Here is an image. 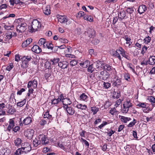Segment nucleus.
I'll use <instances>...</instances> for the list:
<instances>
[{
    "mask_svg": "<svg viewBox=\"0 0 155 155\" xmlns=\"http://www.w3.org/2000/svg\"><path fill=\"white\" fill-rule=\"evenodd\" d=\"M90 64L89 61L86 60L83 62H81L79 64L80 66L84 68H87Z\"/></svg>",
    "mask_w": 155,
    "mask_h": 155,
    "instance_id": "nucleus-23",
    "label": "nucleus"
},
{
    "mask_svg": "<svg viewBox=\"0 0 155 155\" xmlns=\"http://www.w3.org/2000/svg\"><path fill=\"white\" fill-rule=\"evenodd\" d=\"M46 41V39L44 38H41L38 41V43L40 45H42L43 44H45V42Z\"/></svg>",
    "mask_w": 155,
    "mask_h": 155,
    "instance_id": "nucleus-47",
    "label": "nucleus"
},
{
    "mask_svg": "<svg viewBox=\"0 0 155 155\" xmlns=\"http://www.w3.org/2000/svg\"><path fill=\"white\" fill-rule=\"evenodd\" d=\"M99 42V40L98 39L96 38L94 39L91 41V43L94 45H97L98 44Z\"/></svg>",
    "mask_w": 155,
    "mask_h": 155,
    "instance_id": "nucleus-44",
    "label": "nucleus"
},
{
    "mask_svg": "<svg viewBox=\"0 0 155 155\" xmlns=\"http://www.w3.org/2000/svg\"><path fill=\"white\" fill-rule=\"evenodd\" d=\"M7 111L8 115H12L16 112V110L12 106L9 104Z\"/></svg>",
    "mask_w": 155,
    "mask_h": 155,
    "instance_id": "nucleus-14",
    "label": "nucleus"
},
{
    "mask_svg": "<svg viewBox=\"0 0 155 155\" xmlns=\"http://www.w3.org/2000/svg\"><path fill=\"white\" fill-rule=\"evenodd\" d=\"M32 39L31 38H28L26 40L22 42L21 47L22 48H25L28 46L32 41Z\"/></svg>",
    "mask_w": 155,
    "mask_h": 155,
    "instance_id": "nucleus-21",
    "label": "nucleus"
},
{
    "mask_svg": "<svg viewBox=\"0 0 155 155\" xmlns=\"http://www.w3.org/2000/svg\"><path fill=\"white\" fill-rule=\"evenodd\" d=\"M46 121L44 120H41L39 122V124L41 126H44L46 124Z\"/></svg>",
    "mask_w": 155,
    "mask_h": 155,
    "instance_id": "nucleus-62",
    "label": "nucleus"
},
{
    "mask_svg": "<svg viewBox=\"0 0 155 155\" xmlns=\"http://www.w3.org/2000/svg\"><path fill=\"white\" fill-rule=\"evenodd\" d=\"M60 59L59 58H57L51 59L50 61L52 62L53 65H56L59 63Z\"/></svg>",
    "mask_w": 155,
    "mask_h": 155,
    "instance_id": "nucleus-29",
    "label": "nucleus"
},
{
    "mask_svg": "<svg viewBox=\"0 0 155 155\" xmlns=\"http://www.w3.org/2000/svg\"><path fill=\"white\" fill-rule=\"evenodd\" d=\"M84 38L85 39L89 41L91 38H93L95 37L96 31L93 29L89 28L84 32Z\"/></svg>",
    "mask_w": 155,
    "mask_h": 155,
    "instance_id": "nucleus-2",
    "label": "nucleus"
},
{
    "mask_svg": "<svg viewBox=\"0 0 155 155\" xmlns=\"http://www.w3.org/2000/svg\"><path fill=\"white\" fill-rule=\"evenodd\" d=\"M12 32L10 31H7L5 33L6 37L5 38L8 40L10 39L12 37Z\"/></svg>",
    "mask_w": 155,
    "mask_h": 155,
    "instance_id": "nucleus-30",
    "label": "nucleus"
},
{
    "mask_svg": "<svg viewBox=\"0 0 155 155\" xmlns=\"http://www.w3.org/2000/svg\"><path fill=\"white\" fill-rule=\"evenodd\" d=\"M8 123L9 124L6 130L10 132L11 130L15 126V118L10 119Z\"/></svg>",
    "mask_w": 155,
    "mask_h": 155,
    "instance_id": "nucleus-10",
    "label": "nucleus"
},
{
    "mask_svg": "<svg viewBox=\"0 0 155 155\" xmlns=\"http://www.w3.org/2000/svg\"><path fill=\"white\" fill-rule=\"evenodd\" d=\"M91 110L93 113V114H96L99 111V108L96 106H93L91 107Z\"/></svg>",
    "mask_w": 155,
    "mask_h": 155,
    "instance_id": "nucleus-32",
    "label": "nucleus"
},
{
    "mask_svg": "<svg viewBox=\"0 0 155 155\" xmlns=\"http://www.w3.org/2000/svg\"><path fill=\"white\" fill-rule=\"evenodd\" d=\"M147 100L151 103L152 106L155 107V98L154 97L149 96L148 97Z\"/></svg>",
    "mask_w": 155,
    "mask_h": 155,
    "instance_id": "nucleus-24",
    "label": "nucleus"
},
{
    "mask_svg": "<svg viewBox=\"0 0 155 155\" xmlns=\"http://www.w3.org/2000/svg\"><path fill=\"white\" fill-rule=\"evenodd\" d=\"M57 17L58 21L62 23H65L67 21V17L64 15H58Z\"/></svg>",
    "mask_w": 155,
    "mask_h": 155,
    "instance_id": "nucleus-18",
    "label": "nucleus"
},
{
    "mask_svg": "<svg viewBox=\"0 0 155 155\" xmlns=\"http://www.w3.org/2000/svg\"><path fill=\"white\" fill-rule=\"evenodd\" d=\"M66 112L70 115H73L75 112V110L74 108H73L71 107H64V108Z\"/></svg>",
    "mask_w": 155,
    "mask_h": 155,
    "instance_id": "nucleus-12",
    "label": "nucleus"
},
{
    "mask_svg": "<svg viewBox=\"0 0 155 155\" xmlns=\"http://www.w3.org/2000/svg\"><path fill=\"white\" fill-rule=\"evenodd\" d=\"M21 147L20 148H23L24 147L25 148L29 147H31L29 143L27 142H25L22 143L21 144Z\"/></svg>",
    "mask_w": 155,
    "mask_h": 155,
    "instance_id": "nucleus-42",
    "label": "nucleus"
},
{
    "mask_svg": "<svg viewBox=\"0 0 155 155\" xmlns=\"http://www.w3.org/2000/svg\"><path fill=\"white\" fill-rule=\"evenodd\" d=\"M38 139L41 140L43 145L49 143L48 139L44 134L39 135L38 136Z\"/></svg>",
    "mask_w": 155,
    "mask_h": 155,
    "instance_id": "nucleus-7",
    "label": "nucleus"
},
{
    "mask_svg": "<svg viewBox=\"0 0 155 155\" xmlns=\"http://www.w3.org/2000/svg\"><path fill=\"white\" fill-rule=\"evenodd\" d=\"M93 64H89L88 66V68H87V71L91 73H92L94 71V69L93 67Z\"/></svg>",
    "mask_w": 155,
    "mask_h": 155,
    "instance_id": "nucleus-41",
    "label": "nucleus"
},
{
    "mask_svg": "<svg viewBox=\"0 0 155 155\" xmlns=\"http://www.w3.org/2000/svg\"><path fill=\"white\" fill-rule=\"evenodd\" d=\"M151 40V38L149 36H148L147 37H146L143 39L144 42L146 44H148L150 42Z\"/></svg>",
    "mask_w": 155,
    "mask_h": 155,
    "instance_id": "nucleus-38",
    "label": "nucleus"
},
{
    "mask_svg": "<svg viewBox=\"0 0 155 155\" xmlns=\"http://www.w3.org/2000/svg\"><path fill=\"white\" fill-rule=\"evenodd\" d=\"M97 63L99 65H101V68L103 69L107 70L109 71L113 69L115 70V69L113 68L112 67L107 64L102 63V62L100 61Z\"/></svg>",
    "mask_w": 155,
    "mask_h": 155,
    "instance_id": "nucleus-6",
    "label": "nucleus"
},
{
    "mask_svg": "<svg viewBox=\"0 0 155 155\" xmlns=\"http://www.w3.org/2000/svg\"><path fill=\"white\" fill-rule=\"evenodd\" d=\"M115 132V131L113 130L112 129L110 130V131L107 133V134H108L109 137H111L112 135L114 134Z\"/></svg>",
    "mask_w": 155,
    "mask_h": 155,
    "instance_id": "nucleus-58",
    "label": "nucleus"
},
{
    "mask_svg": "<svg viewBox=\"0 0 155 155\" xmlns=\"http://www.w3.org/2000/svg\"><path fill=\"white\" fill-rule=\"evenodd\" d=\"M132 106V104L131 103L130 101H127L124 102L123 107L124 109H129Z\"/></svg>",
    "mask_w": 155,
    "mask_h": 155,
    "instance_id": "nucleus-22",
    "label": "nucleus"
},
{
    "mask_svg": "<svg viewBox=\"0 0 155 155\" xmlns=\"http://www.w3.org/2000/svg\"><path fill=\"white\" fill-rule=\"evenodd\" d=\"M27 24L26 23H21L17 26L16 31L19 32H24L26 29Z\"/></svg>",
    "mask_w": 155,
    "mask_h": 155,
    "instance_id": "nucleus-8",
    "label": "nucleus"
},
{
    "mask_svg": "<svg viewBox=\"0 0 155 155\" xmlns=\"http://www.w3.org/2000/svg\"><path fill=\"white\" fill-rule=\"evenodd\" d=\"M49 63L50 62L48 61H47L45 62V66L47 68L49 69L50 68H51V64Z\"/></svg>",
    "mask_w": 155,
    "mask_h": 155,
    "instance_id": "nucleus-59",
    "label": "nucleus"
},
{
    "mask_svg": "<svg viewBox=\"0 0 155 155\" xmlns=\"http://www.w3.org/2000/svg\"><path fill=\"white\" fill-rule=\"evenodd\" d=\"M21 59L22 61L21 67L25 70V68L28 67V62L31 61L32 59V57L30 55H28L23 56Z\"/></svg>",
    "mask_w": 155,
    "mask_h": 155,
    "instance_id": "nucleus-3",
    "label": "nucleus"
},
{
    "mask_svg": "<svg viewBox=\"0 0 155 155\" xmlns=\"http://www.w3.org/2000/svg\"><path fill=\"white\" fill-rule=\"evenodd\" d=\"M43 12L46 15H48L51 13V11L50 7L49 6H47L45 7L43 9Z\"/></svg>",
    "mask_w": 155,
    "mask_h": 155,
    "instance_id": "nucleus-25",
    "label": "nucleus"
},
{
    "mask_svg": "<svg viewBox=\"0 0 155 155\" xmlns=\"http://www.w3.org/2000/svg\"><path fill=\"white\" fill-rule=\"evenodd\" d=\"M137 106L142 108H145L146 107L147 105L145 103H140Z\"/></svg>",
    "mask_w": 155,
    "mask_h": 155,
    "instance_id": "nucleus-53",
    "label": "nucleus"
},
{
    "mask_svg": "<svg viewBox=\"0 0 155 155\" xmlns=\"http://www.w3.org/2000/svg\"><path fill=\"white\" fill-rule=\"evenodd\" d=\"M123 48L122 47H119L118 49H117L116 51H113V55L114 57L118 58L120 60H121V58L120 54H121L122 52Z\"/></svg>",
    "mask_w": 155,
    "mask_h": 155,
    "instance_id": "nucleus-9",
    "label": "nucleus"
},
{
    "mask_svg": "<svg viewBox=\"0 0 155 155\" xmlns=\"http://www.w3.org/2000/svg\"><path fill=\"white\" fill-rule=\"evenodd\" d=\"M13 65L12 63H10L9 65L6 68V69L10 71L13 68Z\"/></svg>",
    "mask_w": 155,
    "mask_h": 155,
    "instance_id": "nucleus-63",
    "label": "nucleus"
},
{
    "mask_svg": "<svg viewBox=\"0 0 155 155\" xmlns=\"http://www.w3.org/2000/svg\"><path fill=\"white\" fill-rule=\"evenodd\" d=\"M104 87L106 89H108L111 86V84L110 83L108 82H104L103 83Z\"/></svg>",
    "mask_w": 155,
    "mask_h": 155,
    "instance_id": "nucleus-45",
    "label": "nucleus"
},
{
    "mask_svg": "<svg viewBox=\"0 0 155 155\" xmlns=\"http://www.w3.org/2000/svg\"><path fill=\"white\" fill-rule=\"evenodd\" d=\"M88 98V96L84 93H82L80 97V100L86 101H87Z\"/></svg>",
    "mask_w": 155,
    "mask_h": 155,
    "instance_id": "nucleus-31",
    "label": "nucleus"
},
{
    "mask_svg": "<svg viewBox=\"0 0 155 155\" xmlns=\"http://www.w3.org/2000/svg\"><path fill=\"white\" fill-rule=\"evenodd\" d=\"M41 143V140L37 138H35L33 141V146L35 147H37L38 145Z\"/></svg>",
    "mask_w": 155,
    "mask_h": 155,
    "instance_id": "nucleus-27",
    "label": "nucleus"
},
{
    "mask_svg": "<svg viewBox=\"0 0 155 155\" xmlns=\"http://www.w3.org/2000/svg\"><path fill=\"white\" fill-rule=\"evenodd\" d=\"M2 151L3 152L2 153L4 155H11V151L9 149H7L6 150L4 149V150Z\"/></svg>",
    "mask_w": 155,
    "mask_h": 155,
    "instance_id": "nucleus-36",
    "label": "nucleus"
},
{
    "mask_svg": "<svg viewBox=\"0 0 155 155\" xmlns=\"http://www.w3.org/2000/svg\"><path fill=\"white\" fill-rule=\"evenodd\" d=\"M122 51L121 55L123 57L125 58L128 60H130V57L127 55V53L123 49Z\"/></svg>",
    "mask_w": 155,
    "mask_h": 155,
    "instance_id": "nucleus-28",
    "label": "nucleus"
},
{
    "mask_svg": "<svg viewBox=\"0 0 155 155\" xmlns=\"http://www.w3.org/2000/svg\"><path fill=\"white\" fill-rule=\"evenodd\" d=\"M15 15L14 14H9L8 16H5L3 17L2 19H5L7 18H9L10 17H12V18H14L15 17Z\"/></svg>",
    "mask_w": 155,
    "mask_h": 155,
    "instance_id": "nucleus-54",
    "label": "nucleus"
},
{
    "mask_svg": "<svg viewBox=\"0 0 155 155\" xmlns=\"http://www.w3.org/2000/svg\"><path fill=\"white\" fill-rule=\"evenodd\" d=\"M106 71H103L101 72V79L104 80H106L109 77V75Z\"/></svg>",
    "mask_w": 155,
    "mask_h": 155,
    "instance_id": "nucleus-20",
    "label": "nucleus"
},
{
    "mask_svg": "<svg viewBox=\"0 0 155 155\" xmlns=\"http://www.w3.org/2000/svg\"><path fill=\"white\" fill-rule=\"evenodd\" d=\"M21 118H20L19 121V125L20 126H22L24 124L25 125H28L31 124L32 121L31 118L30 117H28L24 119L22 121H21Z\"/></svg>",
    "mask_w": 155,
    "mask_h": 155,
    "instance_id": "nucleus-5",
    "label": "nucleus"
},
{
    "mask_svg": "<svg viewBox=\"0 0 155 155\" xmlns=\"http://www.w3.org/2000/svg\"><path fill=\"white\" fill-rule=\"evenodd\" d=\"M21 139L19 138H17L15 140L14 143H15V145L16 146H18L20 145H21Z\"/></svg>",
    "mask_w": 155,
    "mask_h": 155,
    "instance_id": "nucleus-37",
    "label": "nucleus"
},
{
    "mask_svg": "<svg viewBox=\"0 0 155 155\" xmlns=\"http://www.w3.org/2000/svg\"><path fill=\"white\" fill-rule=\"evenodd\" d=\"M31 150V147L25 148L24 147L23 148H19L16 150L15 154L18 155H21V153H26L30 152Z\"/></svg>",
    "mask_w": 155,
    "mask_h": 155,
    "instance_id": "nucleus-4",
    "label": "nucleus"
},
{
    "mask_svg": "<svg viewBox=\"0 0 155 155\" xmlns=\"http://www.w3.org/2000/svg\"><path fill=\"white\" fill-rule=\"evenodd\" d=\"M108 123L106 121H103V123L101 125L99 126H98V127L100 129H101L104 126L107 124Z\"/></svg>",
    "mask_w": 155,
    "mask_h": 155,
    "instance_id": "nucleus-57",
    "label": "nucleus"
},
{
    "mask_svg": "<svg viewBox=\"0 0 155 155\" xmlns=\"http://www.w3.org/2000/svg\"><path fill=\"white\" fill-rule=\"evenodd\" d=\"M52 104L54 105L57 104H58L59 102L61 101L60 100H59V98L57 99H54L52 100H51Z\"/></svg>",
    "mask_w": 155,
    "mask_h": 155,
    "instance_id": "nucleus-39",
    "label": "nucleus"
},
{
    "mask_svg": "<svg viewBox=\"0 0 155 155\" xmlns=\"http://www.w3.org/2000/svg\"><path fill=\"white\" fill-rule=\"evenodd\" d=\"M25 91V89L24 88H22L19 91L18 90L17 94L18 95H21V94L22 92Z\"/></svg>",
    "mask_w": 155,
    "mask_h": 155,
    "instance_id": "nucleus-60",
    "label": "nucleus"
},
{
    "mask_svg": "<svg viewBox=\"0 0 155 155\" xmlns=\"http://www.w3.org/2000/svg\"><path fill=\"white\" fill-rule=\"evenodd\" d=\"M70 64L71 66H75L78 63L77 61L75 60L74 59L72 61H71L70 62Z\"/></svg>",
    "mask_w": 155,
    "mask_h": 155,
    "instance_id": "nucleus-50",
    "label": "nucleus"
},
{
    "mask_svg": "<svg viewBox=\"0 0 155 155\" xmlns=\"http://www.w3.org/2000/svg\"><path fill=\"white\" fill-rule=\"evenodd\" d=\"M113 85L114 86L118 87L121 84L120 79L117 76L115 77L113 81Z\"/></svg>",
    "mask_w": 155,
    "mask_h": 155,
    "instance_id": "nucleus-16",
    "label": "nucleus"
},
{
    "mask_svg": "<svg viewBox=\"0 0 155 155\" xmlns=\"http://www.w3.org/2000/svg\"><path fill=\"white\" fill-rule=\"evenodd\" d=\"M68 65V63L66 61H61L58 63L59 67L63 69L67 68Z\"/></svg>",
    "mask_w": 155,
    "mask_h": 155,
    "instance_id": "nucleus-15",
    "label": "nucleus"
},
{
    "mask_svg": "<svg viewBox=\"0 0 155 155\" xmlns=\"http://www.w3.org/2000/svg\"><path fill=\"white\" fill-rule=\"evenodd\" d=\"M31 50L37 54L39 53L42 51L41 48L37 45H34L31 48Z\"/></svg>",
    "mask_w": 155,
    "mask_h": 155,
    "instance_id": "nucleus-19",
    "label": "nucleus"
},
{
    "mask_svg": "<svg viewBox=\"0 0 155 155\" xmlns=\"http://www.w3.org/2000/svg\"><path fill=\"white\" fill-rule=\"evenodd\" d=\"M12 131L15 133H16L17 131H19L20 130V127L18 126H15L12 129Z\"/></svg>",
    "mask_w": 155,
    "mask_h": 155,
    "instance_id": "nucleus-40",
    "label": "nucleus"
},
{
    "mask_svg": "<svg viewBox=\"0 0 155 155\" xmlns=\"http://www.w3.org/2000/svg\"><path fill=\"white\" fill-rule=\"evenodd\" d=\"M121 120L122 122L124 123H126L127 121V117L124 116H121Z\"/></svg>",
    "mask_w": 155,
    "mask_h": 155,
    "instance_id": "nucleus-61",
    "label": "nucleus"
},
{
    "mask_svg": "<svg viewBox=\"0 0 155 155\" xmlns=\"http://www.w3.org/2000/svg\"><path fill=\"white\" fill-rule=\"evenodd\" d=\"M26 102V99H24L23 101L17 103V106L19 107H22L25 104Z\"/></svg>",
    "mask_w": 155,
    "mask_h": 155,
    "instance_id": "nucleus-33",
    "label": "nucleus"
},
{
    "mask_svg": "<svg viewBox=\"0 0 155 155\" xmlns=\"http://www.w3.org/2000/svg\"><path fill=\"white\" fill-rule=\"evenodd\" d=\"M41 24L37 19L33 20L31 25L28 27L29 31L31 32H35L39 30L41 27Z\"/></svg>",
    "mask_w": 155,
    "mask_h": 155,
    "instance_id": "nucleus-1",
    "label": "nucleus"
},
{
    "mask_svg": "<svg viewBox=\"0 0 155 155\" xmlns=\"http://www.w3.org/2000/svg\"><path fill=\"white\" fill-rule=\"evenodd\" d=\"M150 74H155V66L153 67L149 73Z\"/></svg>",
    "mask_w": 155,
    "mask_h": 155,
    "instance_id": "nucleus-64",
    "label": "nucleus"
},
{
    "mask_svg": "<svg viewBox=\"0 0 155 155\" xmlns=\"http://www.w3.org/2000/svg\"><path fill=\"white\" fill-rule=\"evenodd\" d=\"M148 49L147 47L145 45L143 46L142 48V50L141 53L143 55Z\"/></svg>",
    "mask_w": 155,
    "mask_h": 155,
    "instance_id": "nucleus-48",
    "label": "nucleus"
},
{
    "mask_svg": "<svg viewBox=\"0 0 155 155\" xmlns=\"http://www.w3.org/2000/svg\"><path fill=\"white\" fill-rule=\"evenodd\" d=\"M34 133V131L33 129L28 130L25 132L24 135L27 138L30 140L33 138Z\"/></svg>",
    "mask_w": 155,
    "mask_h": 155,
    "instance_id": "nucleus-11",
    "label": "nucleus"
},
{
    "mask_svg": "<svg viewBox=\"0 0 155 155\" xmlns=\"http://www.w3.org/2000/svg\"><path fill=\"white\" fill-rule=\"evenodd\" d=\"M151 62L150 63V65H153L155 64V56L150 55Z\"/></svg>",
    "mask_w": 155,
    "mask_h": 155,
    "instance_id": "nucleus-34",
    "label": "nucleus"
},
{
    "mask_svg": "<svg viewBox=\"0 0 155 155\" xmlns=\"http://www.w3.org/2000/svg\"><path fill=\"white\" fill-rule=\"evenodd\" d=\"M126 16V13L124 11L120 12L118 14V17L120 21H121L123 19H124Z\"/></svg>",
    "mask_w": 155,
    "mask_h": 155,
    "instance_id": "nucleus-26",
    "label": "nucleus"
},
{
    "mask_svg": "<svg viewBox=\"0 0 155 155\" xmlns=\"http://www.w3.org/2000/svg\"><path fill=\"white\" fill-rule=\"evenodd\" d=\"M147 9V7L145 5H142L139 7L137 10L138 12L140 14H141L144 13Z\"/></svg>",
    "mask_w": 155,
    "mask_h": 155,
    "instance_id": "nucleus-17",
    "label": "nucleus"
},
{
    "mask_svg": "<svg viewBox=\"0 0 155 155\" xmlns=\"http://www.w3.org/2000/svg\"><path fill=\"white\" fill-rule=\"evenodd\" d=\"M58 41L60 42L63 43H68V40L64 38H59Z\"/></svg>",
    "mask_w": 155,
    "mask_h": 155,
    "instance_id": "nucleus-43",
    "label": "nucleus"
},
{
    "mask_svg": "<svg viewBox=\"0 0 155 155\" xmlns=\"http://www.w3.org/2000/svg\"><path fill=\"white\" fill-rule=\"evenodd\" d=\"M116 109L115 107L114 108H111L110 110L109 113H110L111 115H114V113L116 112Z\"/></svg>",
    "mask_w": 155,
    "mask_h": 155,
    "instance_id": "nucleus-56",
    "label": "nucleus"
},
{
    "mask_svg": "<svg viewBox=\"0 0 155 155\" xmlns=\"http://www.w3.org/2000/svg\"><path fill=\"white\" fill-rule=\"evenodd\" d=\"M62 103L63 105V107L64 108V107H68V105H70L72 103V102L69 98H66L64 100H62Z\"/></svg>",
    "mask_w": 155,
    "mask_h": 155,
    "instance_id": "nucleus-13",
    "label": "nucleus"
},
{
    "mask_svg": "<svg viewBox=\"0 0 155 155\" xmlns=\"http://www.w3.org/2000/svg\"><path fill=\"white\" fill-rule=\"evenodd\" d=\"M117 94L116 96V95H113V96L112 97L113 98H114V99L116 98V99H117L119 98L120 97L121 95H120V91L117 92Z\"/></svg>",
    "mask_w": 155,
    "mask_h": 155,
    "instance_id": "nucleus-55",
    "label": "nucleus"
},
{
    "mask_svg": "<svg viewBox=\"0 0 155 155\" xmlns=\"http://www.w3.org/2000/svg\"><path fill=\"white\" fill-rule=\"evenodd\" d=\"M46 48L48 49H50L52 50L53 49V45L51 42H48V45Z\"/></svg>",
    "mask_w": 155,
    "mask_h": 155,
    "instance_id": "nucleus-51",
    "label": "nucleus"
},
{
    "mask_svg": "<svg viewBox=\"0 0 155 155\" xmlns=\"http://www.w3.org/2000/svg\"><path fill=\"white\" fill-rule=\"evenodd\" d=\"M32 85L33 86V88H35L37 87V84H38V82L37 80L34 79L32 81Z\"/></svg>",
    "mask_w": 155,
    "mask_h": 155,
    "instance_id": "nucleus-46",
    "label": "nucleus"
},
{
    "mask_svg": "<svg viewBox=\"0 0 155 155\" xmlns=\"http://www.w3.org/2000/svg\"><path fill=\"white\" fill-rule=\"evenodd\" d=\"M126 11L128 13L131 14L133 13V12H134V10L133 7L128 8L127 10Z\"/></svg>",
    "mask_w": 155,
    "mask_h": 155,
    "instance_id": "nucleus-49",
    "label": "nucleus"
},
{
    "mask_svg": "<svg viewBox=\"0 0 155 155\" xmlns=\"http://www.w3.org/2000/svg\"><path fill=\"white\" fill-rule=\"evenodd\" d=\"M44 118H47L48 119H51L52 118V116L49 114V112L47 111L44 114Z\"/></svg>",
    "mask_w": 155,
    "mask_h": 155,
    "instance_id": "nucleus-35",
    "label": "nucleus"
},
{
    "mask_svg": "<svg viewBox=\"0 0 155 155\" xmlns=\"http://www.w3.org/2000/svg\"><path fill=\"white\" fill-rule=\"evenodd\" d=\"M141 64L142 66H147L148 64L150 65V63L148 62L147 60H144L142 61L141 62Z\"/></svg>",
    "mask_w": 155,
    "mask_h": 155,
    "instance_id": "nucleus-52",
    "label": "nucleus"
}]
</instances>
